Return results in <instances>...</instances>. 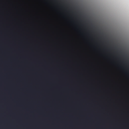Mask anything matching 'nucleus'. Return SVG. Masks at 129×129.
Here are the masks:
<instances>
[{
	"label": "nucleus",
	"mask_w": 129,
	"mask_h": 129,
	"mask_svg": "<svg viewBox=\"0 0 129 129\" xmlns=\"http://www.w3.org/2000/svg\"><path fill=\"white\" fill-rule=\"evenodd\" d=\"M63 11L66 12L74 14H79L82 13L83 12V9L72 7H69L68 9H64Z\"/></svg>",
	"instance_id": "1"
}]
</instances>
